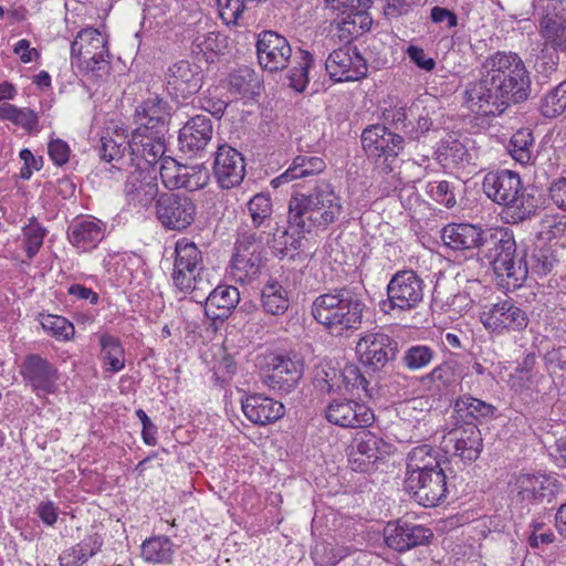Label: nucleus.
Instances as JSON below:
<instances>
[{
    "instance_id": "obj_41",
    "label": "nucleus",
    "mask_w": 566,
    "mask_h": 566,
    "mask_svg": "<svg viewBox=\"0 0 566 566\" xmlns=\"http://www.w3.org/2000/svg\"><path fill=\"white\" fill-rule=\"evenodd\" d=\"M262 306L271 315H281L289 308V297L285 289L275 281L264 285L261 293Z\"/></svg>"
},
{
    "instance_id": "obj_22",
    "label": "nucleus",
    "mask_w": 566,
    "mask_h": 566,
    "mask_svg": "<svg viewBox=\"0 0 566 566\" xmlns=\"http://www.w3.org/2000/svg\"><path fill=\"white\" fill-rule=\"evenodd\" d=\"M202 78V70L198 64L180 60L168 67L166 87L171 96L187 98L201 88Z\"/></svg>"
},
{
    "instance_id": "obj_58",
    "label": "nucleus",
    "mask_w": 566,
    "mask_h": 566,
    "mask_svg": "<svg viewBox=\"0 0 566 566\" xmlns=\"http://www.w3.org/2000/svg\"><path fill=\"white\" fill-rule=\"evenodd\" d=\"M262 237L254 231H243L238 234L235 241V253L247 256L248 254H260L262 251Z\"/></svg>"
},
{
    "instance_id": "obj_17",
    "label": "nucleus",
    "mask_w": 566,
    "mask_h": 566,
    "mask_svg": "<svg viewBox=\"0 0 566 566\" xmlns=\"http://www.w3.org/2000/svg\"><path fill=\"white\" fill-rule=\"evenodd\" d=\"M331 78L337 82L358 81L366 76L368 66L356 46L344 45L334 50L325 62Z\"/></svg>"
},
{
    "instance_id": "obj_35",
    "label": "nucleus",
    "mask_w": 566,
    "mask_h": 566,
    "mask_svg": "<svg viewBox=\"0 0 566 566\" xmlns=\"http://www.w3.org/2000/svg\"><path fill=\"white\" fill-rule=\"evenodd\" d=\"M247 206L253 228L272 231L276 222H273V205L270 195L256 193L249 200Z\"/></svg>"
},
{
    "instance_id": "obj_40",
    "label": "nucleus",
    "mask_w": 566,
    "mask_h": 566,
    "mask_svg": "<svg viewBox=\"0 0 566 566\" xmlns=\"http://www.w3.org/2000/svg\"><path fill=\"white\" fill-rule=\"evenodd\" d=\"M174 268L205 270L201 251L187 238L178 240L175 244Z\"/></svg>"
},
{
    "instance_id": "obj_23",
    "label": "nucleus",
    "mask_w": 566,
    "mask_h": 566,
    "mask_svg": "<svg viewBox=\"0 0 566 566\" xmlns=\"http://www.w3.org/2000/svg\"><path fill=\"white\" fill-rule=\"evenodd\" d=\"M442 449L463 461H475L482 451L483 439L479 427H454L442 438Z\"/></svg>"
},
{
    "instance_id": "obj_42",
    "label": "nucleus",
    "mask_w": 566,
    "mask_h": 566,
    "mask_svg": "<svg viewBox=\"0 0 566 566\" xmlns=\"http://www.w3.org/2000/svg\"><path fill=\"white\" fill-rule=\"evenodd\" d=\"M261 260L260 254H233L230 273L237 282L248 283L259 275Z\"/></svg>"
},
{
    "instance_id": "obj_1",
    "label": "nucleus",
    "mask_w": 566,
    "mask_h": 566,
    "mask_svg": "<svg viewBox=\"0 0 566 566\" xmlns=\"http://www.w3.org/2000/svg\"><path fill=\"white\" fill-rule=\"evenodd\" d=\"M531 92V73L522 57L497 51L481 63L479 80L465 85L463 105L476 114L501 115L510 105L527 101Z\"/></svg>"
},
{
    "instance_id": "obj_64",
    "label": "nucleus",
    "mask_w": 566,
    "mask_h": 566,
    "mask_svg": "<svg viewBox=\"0 0 566 566\" xmlns=\"http://www.w3.org/2000/svg\"><path fill=\"white\" fill-rule=\"evenodd\" d=\"M352 450L370 455L373 459L380 460L376 438L370 432L363 431L359 433V437H356L354 440Z\"/></svg>"
},
{
    "instance_id": "obj_56",
    "label": "nucleus",
    "mask_w": 566,
    "mask_h": 566,
    "mask_svg": "<svg viewBox=\"0 0 566 566\" xmlns=\"http://www.w3.org/2000/svg\"><path fill=\"white\" fill-rule=\"evenodd\" d=\"M417 113V105H412L408 109L403 106H390L385 108L382 116L387 124L397 130L406 132L407 126H410V117H415Z\"/></svg>"
},
{
    "instance_id": "obj_30",
    "label": "nucleus",
    "mask_w": 566,
    "mask_h": 566,
    "mask_svg": "<svg viewBox=\"0 0 566 566\" xmlns=\"http://www.w3.org/2000/svg\"><path fill=\"white\" fill-rule=\"evenodd\" d=\"M483 229L470 223H450L441 230L446 247L454 251L480 249Z\"/></svg>"
},
{
    "instance_id": "obj_11",
    "label": "nucleus",
    "mask_w": 566,
    "mask_h": 566,
    "mask_svg": "<svg viewBox=\"0 0 566 566\" xmlns=\"http://www.w3.org/2000/svg\"><path fill=\"white\" fill-rule=\"evenodd\" d=\"M398 346L395 338L381 331L366 332L357 342L356 353L364 366L378 371L397 358Z\"/></svg>"
},
{
    "instance_id": "obj_55",
    "label": "nucleus",
    "mask_w": 566,
    "mask_h": 566,
    "mask_svg": "<svg viewBox=\"0 0 566 566\" xmlns=\"http://www.w3.org/2000/svg\"><path fill=\"white\" fill-rule=\"evenodd\" d=\"M556 262L557 259L549 249H536L530 260L526 259L528 273L532 272L539 276L548 274Z\"/></svg>"
},
{
    "instance_id": "obj_36",
    "label": "nucleus",
    "mask_w": 566,
    "mask_h": 566,
    "mask_svg": "<svg viewBox=\"0 0 566 566\" xmlns=\"http://www.w3.org/2000/svg\"><path fill=\"white\" fill-rule=\"evenodd\" d=\"M534 365V355H527L510 376L512 388L515 390H539L538 385L544 376L533 370Z\"/></svg>"
},
{
    "instance_id": "obj_19",
    "label": "nucleus",
    "mask_w": 566,
    "mask_h": 566,
    "mask_svg": "<svg viewBox=\"0 0 566 566\" xmlns=\"http://www.w3.org/2000/svg\"><path fill=\"white\" fill-rule=\"evenodd\" d=\"M133 117L136 124L134 130L167 133L171 120V106L168 101L155 94L136 106Z\"/></svg>"
},
{
    "instance_id": "obj_54",
    "label": "nucleus",
    "mask_w": 566,
    "mask_h": 566,
    "mask_svg": "<svg viewBox=\"0 0 566 566\" xmlns=\"http://www.w3.org/2000/svg\"><path fill=\"white\" fill-rule=\"evenodd\" d=\"M566 232V219L558 214H544L538 224V237L543 240L560 238Z\"/></svg>"
},
{
    "instance_id": "obj_52",
    "label": "nucleus",
    "mask_w": 566,
    "mask_h": 566,
    "mask_svg": "<svg viewBox=\"0 0 566 566\" xmlns=\"http://www.w3.org/2000/svg\"><path fill=\"white\" fill-rule=\"evenodd\" d=\"M436 357V352L428 345H412L406 349L401 361L409 370H419L431 364Z\"/></svg>"
},
{
    "instance_id": "obj_49",
    "label": "nucleus",
    "mask_w": 566,
    "mask_h": 566,
    "mask_svg": "<svg viewBox=\"0 0 566 566\" xmlns=\"http://www.w3.org/2000/svg\"><path fill=\"white\" fill-rule=\"evenodd\" d=\"M228 88L234 95L249 96L255 93L258 80L252 70L243 67L229 75Z\"/></svg>"
},
{
    "instance_id": "obj_21",
    "label": "nucleus",
    "mask_w": 566,
    "mask_h": 566,
    "mask_svg": "<svg viewBox=\"0 0 566 566\" xmlns=\"http://www.w3.org/2000/svg\"><path fill=\"white\" fill-rule=\"evenodd\" d=\"M213 176L222 189L239 186L245 176V161L241 153L224 144L214 153Z\"/></svg>"
},
{
    "instance_id": "obj_53",
    "label": "nucleus",
    "mask_w": 566,
    "mask_h": 566,
    "mask_svg": "<svg viewBox=\"0 0 566 566\" xmlns=\"http://www.w3.org/2000/svg\"><path fill=\"white\" fill-rule=\"evenodd\" d=\"M40 322L43 329L50 332L52 336L59 339L70 340L74 335V326L65 317L46 314L41 316Z\"/></svg>"
},
{
    "instance_id": "obj_28",
    "label": "nucleus",
    "mask_w": 566,
    "mask_h": 566,
    "mask_svg": "<svg viewBox=\"0 0 566 566\" xmlns=\"http://www.w3.org/2000/svg\"><path fill=\"white\" fill-rule=\"evenodd\" d=\"M242 411L253 424H269L284 416L285 407L272 398L252 395L242 401Z\"/></svg>"
},
{
    "instance_id": "obj_3",
    "label": "nucleus",
    "mask_w": 566,
    "mask_h": 566,
    "mask_svg": "<svg viewBox=\"0 0 566 566\" xmlns=\"http://www.w3.org/2000/svg\"><path fill=\"white\" fill-rule=\"evenodd\" d=\"M343 210L342 198L332 184L322 180L308 193L291 197L287 222L298 232H311L313 228L325 230L339 219Z\"/></svg>"
},
{
    "instance_id": "obj_46",
    "label": "nucleus",
    "mask_w": 566,
    "mask_h": 566,
    "mask_svg": "<svg viewBox=\"0 0 566 566\" xmlns=\"http://www.w3.org/2000/svg\"><path fill=\"white\" fill-rule=\"evenodd\" d=\"M539 33L546 45L554 50L566 51V18L539 20Z\"/></svg>"
},
{
    "instance_id": "obj_61",
    "label": "nucleus",
    "mask_w": 566,
    "mask_h": 566,
    "mask_svg": "<svg viewBox=\"0 0 566 566\" xmlns=\"http://www.w3.org/2000/svg\"><path fill=\"white\" fill-rule=\"evenodd\" d=\"M344 378V382L346 388L357 389L365 392L366 396H371L370 390L368 388L369 381L366 377L360 373L359 368L355 365H347L343 369L342 374Z\"/></svg>"
},
{
    "instance_id": "obj_4",
    "label": "nucleus",
    "mask_w": 566,
    "mask_h": 566,
    "mask_svg": "<svg viewBox=\"0 0 566 566\" xmlns=\"http://www.w3.org/2000/svg\"><path fill=\"white\" fill-rule=\"evenodd\" d=\"M482 189L493 202L504 207L511 223H520L535 217L541 209V198L532 188L524 187L520 175L509 169L489 171Z\"/></svg>"
},
{
    "instance_id": "obj_25",
    "label": "nucleus",
    "mask_w": 566,
    "mask_h": 566,
    "mask_svg": "<svg viewBox=\"0 0 566 566\" xmlns=\"http://www.w3.org/2000/svg\"><path fill=\"white\" fill-rule=\"evenodd\" d=\"M106 224L96 218L74 220L67 230L70 243L81 252L95 249L104 239Z\"/></svg>"
},
{
    "instance_id": "obj_62",
    "label": "nucleus",
    "mask_w": 566,
    "mask_h": 566,
    "mask_svg": "<svg viewBox=\"0 0 566 566\" xmlns=\"http://www.w3.org/2000/svg\"><path fill=\"white\" fill-rule=\"evenodd\" d=\"M126 149V145L117 143L111 137L101 138L99 156L107 163L122 159Z\"/></svg>"
},
{
    "instance_id": "obj_9",
    "label": "nucleus",
    "mask_w": 566,
    "mask_h": 566,
    "mask_svg": "<svg viewBox=\"0 0 566 566\" xmlns=\"http://www.w3.org/2000/svg\"><path fill=\"white\" fill-rule=\"evenodd\" d=\"M71 57L88 71H104L109 57L107 38L94 28L81 30L71 43Z\"/></svg>"
},
{
    "instance_id": "obj_57",
    "label": "nucleus",
    "mask_w": 566,
    "mask_h": 566,
    "mask_svg": "<svg viewBox=\"0 0 566 566\" xmlns=\"http://www.w3.org/2000/svg\"><path fill=\"white\" fill-rule=\"evenodd\" d=\"M410 126H407L405 135L411 140H420L429 133L433 126V122L429 116V112L422 109L420 112L417 106V113L415 117H410Z\"/></svg>"
},
{
    "instance_id": "obj_16",
    "label": "nucleus",
    "mask_w": 566,
    "mask_h": 566,
    "mask_svg": "<svg viewBox=\"0 0 566 566\" xmlns=\"http://www.w3.org/2000/svg\"><path fill=\"white\" fill-rule=\"evenodd\" d=\"M166 133L151 134L150 132L133 130L128 142V156L130 164L136 168H150L163 163L166 153Z\"/></svg>"
},
{
    "instance_id": "obj_50",
    "label": "nucleus",
    "mask_w": 566,
    "mask_h": 566,
    "mask_svg": "<svg viewBox=\"0 0 566 566\" xmlns=\"http://www.w3.org/2000/svg\"><path fill=\"white\" fill-rule=\"evenodd\" d=\"M46 235V229L40 224L35 218H31L29 223L22 228V245L29 260H32L43 244Z\"/></svg>"
},
{
    "instance_id": "obj_43",
    "label": "nucleus",
    "mask_w": 566,
    "mask_h": 566,
    "mask_svg": "<svg viewBox=\"0 0 566 566\" xmlns=\"http://www.w3.org/2000/svg\"><path fill=\"white\" fill-rule=\"evenodd\" d=\"M286 229L273 228L272 239L268 240L273 253L280 258H284L290 251H296L301 247V240L305 232H298L295 228Z\"/></svg>"
},
{
    "instance_id": "obj_31",
    "label": "nucleus",
    "mask_w": 566,
    "mask_h": 566,
    "mask_svg": "<svg viewBox=\"0 0 566 566\" xmlns=\"http://www.w3.org/2000/svg\"><path fill=\"white\" fill-rule=\"evenodd\" d=\"M240 301V292L232 285H220L209 292L205 311L211 319H224L230 316Z\"/></svg>"
},
{
    "instance_id": "obj_63",
    "label": "nucleus",
    "mask_w": 566,
    "mask_h": 566,
    "mask_svg": "<svg viewBox=\"0 0 566 566\" xmlns=\"http://www.w3.org/2000/svg\"><path fill=\"white\" fill-rule=\"evenodd\" d=\"M378 461L379 460L370 458V455H366L361 452H356L354 450H350L348 454V463L350 465V469L355 472H375L378 469Z\"/></svg>"
},
{
    "instance_id": "obj_26",
    "label": "nucleus",
    "mask_w": 566,
    "mask_h": 566,
    "mask_svg": "<svg viewBox=\"0 0 566 566\" xmlns=\"http://www.w3.org/2000/svg\"><path fill=\"white\" fill-rule=\"evenodd\" d=\"M213 135L211 119L206 115L191 117L179 132L180 148L185 153L203 150Z\"/></svg>"
},
{
    "instance_id": "obj_39",
    "label": "nucleus",
    "mask_w": 566,
    "mask_h": 566,
    "mask_svg": "<svg viewBox=\"0 0 566 566\" xmlns=\"http://www.w3.org/2000/svg\"><path fill=\"white\" fill-rule=\"evenodd\" d=\"M142 556L146 562L167 564L174 557V544L167 536H156L144 541Z\"/></svg>"
},
{
    "instance_id": "obj_60",
    "label": "nucleus",
    "mask_w": 566,
    "mask_h": 566,
    "mask_svg": "<svg viewBox=\"0 0 566 566\" xmlns=\"http://www.w3.org/2000/svg\"><path fill=\"white\" fill-rule=\"evenodd\" d=\"M429 193L447 208H453L457 205L454 187L447 180L429 184Z\"/></svg>"
},
{
    "instance_id": "obj_7",
    "label": "nucleus",
    "mask_w": 566,
    "mask_h": 566,
    "mask_svg": "<svg viewBox=\"0 0 566 566\" xmlns=\"http://www.w3.org/2000/svg\"><path fill=\"white\" fill-rule=\"evenodd\" d=\"M509 486L512 502L530 507L549 502L557 492L558 481L542 472L522 471L512 476Z\"/></svg>"
},
{
    "instance_id": "obj_45",
    "label": "nucleus",
    "mask_w": 566,
    "mask_h": 566,
    "mask_svg": "<svg viewBox=\"0 0 566 566\" xmlns=\"http://www.w3.org/2000/svg\"><path fill=\"white\" fill-rule=\"evenodd\" d=\"M192 46L197 53H202L207 61H213L226 50L227 38L217 31L198 33L192 41Z\"/></svg>"
},
{
    "instance_id": "obj_20",
    "label": "nucleus",
    "mask_w": 566,
    "mask_h": 566,
    "mask_svg": "<svg viewBox=\"0 0 566 566\" xmlns=\"http://www.w3.org/2000/svg\"><path fill=\"white\" fill-rule=\"evenodd\" d=\"M259 64L270 72L284 70L292 60V46L283 35L268 30L259 34L256 41Z\"/></svg>"
},
{
    "instance_id": "obj_15",
    "label": "nucleus",
    "mask_w": 566,
    "mask_h": 566,
    "mask_svg": "<svg viewBox=\"0 0 566 566\" xmlns=\"http://www.w3.org/2000/svg\"><path fill=\"white\" fill-rule=\"evenodd\" d=\"M163 185L167 189L196 191L205 188L210 179L208 169L202 165H184L172 157L163 159L159 167Z\"/></svg>"
},
{
    "instance_id": "obj_18",
    "label": "nucleus",
    "mask_w": 566,
    "mask_h": 566,
    "mask_svg": "<svg viewBox=\"0 0 566 566\" xmlns=\"http://www.w3.org/2000/svg\"><path fill=\"white\" fill-rule=\"evenodd\" d=\"M304 364L297 356L276 355L269 361L263 384L273 390L290 394L303 376Z\"/></svg>"
},
{
    "instance_id": "obj_33",
    "label": "nucleus",
    "mask_w": 566,
    "mask_h": 566,
    "mask_svg": "<svg viewBox=\"0 0 566 566\" xmlns=\"http://www.w3.org/2000/svg\"><path fill=\"white\" fill-rule=\"evenodd\" d=\"M325 161L317 156L298 155L293 159L292 165L281 176L272 180L274 187L290 182L295 179L306 178L321 174L325 170Z\"/></svg>"
},
{
    "instance_id": "obj_14",
    "label": "nucleus",
    "mask_w": 566,
    "mask_h": 566,
    "mask_svg": "<svg viewBox=\"0 0 566 566\" xmlns=\"http://www.w3.org/2000/svg\"><path fill=\"white\" fill-rule=\"evenodd\" d=\"M25 384L38 397L55 394L59 389L60 373L55 365L39 354H29L19 367Z\"/></svg>"
},
{
    "instance_id": "obj_34",
    "label": "nucleus",
    "mask_w": 566,
    "mask_h": 566,
    "mask_svg": "<svg viewBox=\"0 0 566 566\" xmlns=\"http://www.w3.org/2000/svg\"><path fill=\"white\" fill-rule=\"evenodd\" d=\"M364 9H356L354 11H346L342 13L343 17L336 19L332 23V35L337 38L339 42L345 45H350V41L354 36L363 33L367 30V17L363 13Z\"/></svg>"
},
{
    "instance_id": "obj_47",
    "label": "nucleus",
    "mask_w": 566,
    "mask_h": 566,
    "mask_svg": "<svg viewBox=\"0 0 566 566\" xmlns=\"http://www.w3.org/2000/svg\"><path fill=\"white\" fill-rule=\"evenodd\" d=\"M102 358L107 370L117 373L125 366L124 349L117 338L111 335H102L101 339Z\"/></svg>"
},
{
    "instance_id": "obj_13",
    "label": "nucleus",
    "mask_w": 566,
    "mask_h": 566,
    "mask_svg": "<svg viewBox=\"0 0 566 566\" xmlns=\"http://www.w3.org/2000/svg\"><path fill=\"white\" fill-rule=\"evenodd\" d=\"M156 216L168 230L182 231L196 219L195 201L179 193H161L156 200Z\"/></svg>"
},
{
    "instance_id": "obj_37",
    "label": "nucleus",
    "mask_w": 566,
    "mask_h": 566,
    "mask_svg": "<svg viewBox=\"0 0 566 566\" xmlns=\"http://www.w3.org/2000/svg\"><path fill=\"white\" fill-rule=\"evenodd\" d=\"M171 280L174 285L184 293L193 291L207 292L211 287L209 281L205 279V270L174 268Z\"/></svg>"
},
{
    "instance_id": "obj_38",
    "label": "nucleus",
    "mask_w": 566,
    "mask_h": 566,
    "mask_svg": "<svg viewBox=\"0 0 566 566\" xmlns=\"http://www.w3.org/2000/svg\"><path fill=\"white\" fill-rule=\"evenodd\" d=\"M437 159L444 166L469 164L472 159L467 147L457 138L448 136L437 149Z\"/></svg>"
},
{
    "instance_id": "obj_27",
    "label": "nucleus",
    "mask_w": 566,
    "mask_h": 566,
    "mask_svg": "<svg viewBox=\"0 0 566 566\" xmlns=\"http://www.w3.org/2000/svg\"><path fill=\"white\" fill-rule=\"evenodd\" d=\"M124 193L129 202L147 207L158 196L156 177L150 170L135 167L126 179Z\"/></svg>"
},
{
    "instance_id": "obj_32",
    "label": "nucleus",
    "mask_w": 566,
    "mask_h": 566,
    "mask_svg": "<svg viewBox=\"0 0 566 566\" xmlns=\"http://www.w3.org/2000/svg\"><path fill=\"white\" fill-rule=\"evenodd\" d=\"M454 411L459 422H462V424H473L474 421L491 420L496 409L491 403H486L481 399L463 396L457 399Z\"/></svg>"
},
{
    "instance_id": "obj_2",
    "label": "nucleus",
    "mask_w": 566,
    "mask_h": 566,
    "mask_svg": "<svg viewBox=\"0 0 566 566\" xmlns=\"http://www.w3.org/2000/svg\"><path fill=\"white\" fill-rule=\"evenodd\" d=\"M405 484L415 501L424 507H434L447 499V475L430 446L416 447L408 453Z\"/></svg>"
},
{
    "instance_id": "obj_24",
    "label": "nucleus",
    "mask_w": 566,
    "mask_h": 566,
    "mask_svg": "<svg viewBox=\"0 0 566 566\" xmlns=\"http://www.w3.org/2000/svg\"><path fill=\"white\" fill-rule=\"evenodd\" d=\"M432 536L429 528L406 521L389 524L385 530L387 546L400 553L427 544Z\"/></svg>"
},
{
    "instance_id": "obj_10",
    "label": "nucleus",
    "mask_w": 566,
    "mask_h": 566,
    "mask_svg": "<svg viewBox=\"0 0 566 566\" xmlns=\"http://www.w3.org/2000/svg\"><path fill=\"white\" fill-rule=\"evenodd\" d=\"M426 284L412 270L395 273L387 284V302L390 310L411 311L423 301Z\"/></svg>"
},
{
    "instance_id": "obj_48",
    "label": "nucleus",
    "mask_w": 566,
    "mask_h": 566,
    "mask_svg": "<svg viewBox=\"0 0 566 566\" xmlns=\"http://www.w3.org/2000/svg\"><path fill=\"white\" fill-rule=\"evenodd\" d=\"M293 61L296 64L289 73L290 86L302 93L308 84V70L313 64V56L307 51L300 50Z\"/></svg>"
},
{
    "instance_id": "obj_44",
    "label": "nucleus",
    "mask_w": 566,
    "mask_h": 566,
    "mask_svg": "<svg viewBox=\"0 0 566 566\" xmlns=\"http://www.w3.org/2000/svg\"><path fill=\"white\" fill-rule=\"evenodd\" d=\"M534 137L528 128L517 130L510 139L507 151L521 165H527L533 157Z\"/></svg>"
},
{
    "instance_id": "obj_12",
    "label": "nucleus",
    "mask_w": 566,
    "mask_h": 566,
    "mask_svg": "<svg viewBox=\"0 0 566 566\" xmlns=\"http://www.w3.org/2000/svg\"><path fill=\"white\" fill-rule=\"evenodd\" d=\"M480 321L486 331L496 335L520 332L528 325L526 312L512 300L485 305L480 313Z\"/></svg>"
},
{
    "instance_id": "obj_59",
    "label": "nucleus",
    "mask_w": 566,
    "mask_h": 566,
    "mask_svg": "<svg viewBox=\"0 0 566 566\" xmlns=\"http://www.w3.org/2000/svg\"><path fill=\"white\" fill-rule=\"evenodd\" d=\"M541 10L539 20H562L566 18V0H539L537 4L532 3V10Z\"/></svg>"
},
{
    "instance_id": "obj_6",
    "label": "nucleus",
    "mask_w": 566,
    "mask_h": 566,
    "mask_svg": "<svg viewBox=\"0 0 566 566\" xmlns=\"http://www.w3.org/2000/svg\"><path fill=\"white\" fill-rule=\"evenodd\" d=\"M481 252L490 260L499 277L506 284L518 287L528 275L525 255H516L514 235L507 228H490L482 232Z\"/></svg>"
},
{
    "instance_id": "obj_5",
    "label": "nucleus",
    "mask_w": 566,
    "mask_h": 566,
    "mask_svg": "<svg viewBox=\"0 0 566 566\" xmlns=\"http://www.w3.org/2000/svg\"><path fill=\"white\" fill-rule=\"evenodd\" d=\"M366 308L361 295L344 286L318 295L312 315L331 335L345 336L360 328Z\"/></svg>"
},
{
    "instance_id": "obj_8",
    "label": "nucleus",
    "mask_w": 566,
    "mask_h": 566,
    "mask_svg": "<svg viewBox=\"0 0 566 566\" xmlns=\"http://www.w3.org/2000/svg\"><path fill=\"white\" fill-rule=\"evenodd\" d=\"M361 145L368 158L374 159L384 172L389 174L394 171L392 163L405 148V138L377 124L363 130Z\"/></svg>"
},
{
    "instance_id": "obj_51",
    "label": "nucleus",
    "mask_w": 566,
    "mask_h": 566,
    "mask_svg": "<svg viewBox=\"0 0 566 566\" xmlns=\"http://www.w3.org/2000/svg\"><path fill=\"white\" fill-rule=\"evenodd\" d=\"M566 111V81L559 83L543 98L541 112L546 118H555Z\"/></svg>"
},
{
    "instance_id": "obj_29",
    "label": "nucleus",
    "mask_w": 566,
    "mask_h": 566,
    "mask_svg": "<svg viewBox=\"0 0 566 566\" xmlns=\"http://www.w3.org/2000/svg\"><path fill=\"white\" fill-rule=\"evenodd\" d=\"M326 419L331 424H353L354 421L359 424H373L375 415L364 403L352 400L334 401L326 408Z\"/></svg>"
}]
</instances>
